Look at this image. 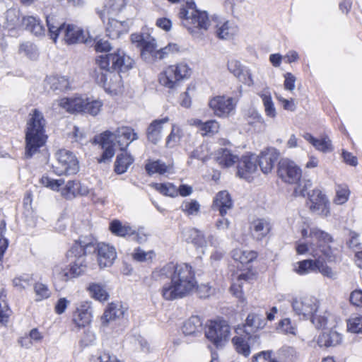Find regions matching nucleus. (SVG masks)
I'll return each mask as SVG.
<instances>
[{"mask_svg":"<svg viewBox=\"0 0 362 362\" xmlns=\"http://www.w3.org/2000/svg\"><path fill=\"white\" fill-rule=\"evenodd\" d=\"M152 276L154 280L163 283L160 294L166 300L185 297L197 286L194 272L188 264H167L153 272Z\"/></svg>","mask_w":362,"mask_h":362,"instance_id":"f257e3e1","label":"nucleus"},{"mask_svg":"<svg viewBox=\"0 0 362 362\" xmlns=\"http://www.w3.org/2000/svg\"><path fill=\"white\" fill-rule=\"evenodd\" d=\"M95 69V79L104 86H108L117 90L121 85V76L118 71H127L132 67L133 59L120 49L116 52L97 57Z\"/></svg>","mask_w":362,"mask_h":362,"instance_id":"f03ea898","label":"nucleus"},{"mask_svg":"<svg viewBox=\"0 0 362 362\" xmlns=\"http://www.w3.org/2000/svg\"><path fill=\"white\" fill-rule=\"evenodd\" d=\"M46 120L38 109L29 114L25 129V156L31 158L46 142Z\"/></svg>","mask_w":362,"mask_h":362,"instance_id":"7ed1b4c3","label":"nucleus"},{"mask_svg":"<svg viewBox=\"0 0 362 362\" xmlns=\"http://www.w3.org/2000/svg\"><path fill=\"white\" fill-rule=\"evenodd\" d=\"M44 13L49 34L54 42L59 34L62 35L64 40L69 45L88 42V38L83 29L74 24L59 22L55 16L49 12V5L45 7Z\"/></svg>","mask_w":362,"mask_h":362,"instance_id":"20e7f679","label":"nucleus"},{"mask_svg":"<svg viewBox=\"0 0 362 362\" xmlns=\"http://www.w3.org/2000/svg\"><path fill=\"white\" fill-rule=\"evenodd\" d=\"M182 25L194 36H199L210 26L206 11L198 10L192 0H187L179 12Z\"/></svg>","mask_w":362,"mask_h":362,"instance_id":"39448f33","label":"nucleus"},{"mask_svg":"<svg viewBox=\"0 0 362 362\" xmlns=\"http://www.w3.org/2000/svg\"><path fill=\"white\" fill-rule=\"evenodd\" d=\"M309 245L313 257L325 256L329 262L336 259L338 243L327 233L317 228L309 230Z\"/></svg>","mask_w":362,"mask_h":362,"instance_id":"423d86ee","label":"nucleus"},{"mask_svg":"<svg viewBox=\"0 0 362 362\" xmlns=\"http://www.w3.org/2000/svg\"><path fill=\"white\" fill-rule=\"evenodd\" d=\"M103 103L100 100H90L88 98H64L52 103V108L57 110L59 107L69 112H83L95 116L101 110Z\"/></svg>","mask_w":362,"mask_h":362,"instance_id":"0eeeda50","label":"nucleus"},{"mask_svg":"<svg viewBox=\"0 0 362 362\" xmlns=\"http://www.w3.org/2000/svg\"><path fill=\"white\" fill-rule=\"evenodd\" d=\"M191 75V69L187 64L180 63L168 66L159 76L160 83L171 90L176 89L181 81Z\"/></svg>","mask_w":362,"mask_h":362,"instance_id":"6e6552de","label":"nucleus"},{"mask_svg":"<svg viewBox=\"0 0 362 362\" xmlns=\"http://www.w3.org/2000/svg\"><path fill=\"white\" fill-rule=\"evenodd\" d=\"M55 157L57 162L53 165V170L57 175H69L76 174L78 170V162L76 156L66 149L59 150Z\"/></svg>","mask_w":362,"mask_h":362,"instance_id":"1a4fd4ad","label":"nucleus"},{"mask_svg":"<svg viewBox=\"0 0 362 362\" xmlns=\"http://www.w3.org/2000/svg\"><path fill=\"white\" fill-rule=\"evenodd\" d=\"M230 327L225 320L210 321L207 325L205 335L216 347H221L228 340Z\"/></svg>","mask_w":362,"mask_h":362,"instance_id":"9d476101","label":"nucleus"},{"mask_svg":"<svg viewBox=\"0 0 362 362\" xmlns=\"http://www.w3.org/2000/svg\"><path fill=\"white\" fill-rule=\"evenodd\" d=\"M133 43L141 48V55L146 61H151L160 57L158 52L156 39L148 33H134L131 35Z\"/></svg>","mask_w":362,"mask_h":362,"instance_id":"9b49d317","label":"nucleus"},{"mask_svg":"<svg viewBox=\"0 0 362 362\" xmlns=\"http://www.w3.org/2000/svg\"><path fill=\"white\" fill-rule=\"evenodd\" d=\"M277 174L284 182L296 184L300 180L302 171L295 162L283 158L279 162Z\"/></svg>","mask_w":362,"mask_h":362,"instance_id":"f8f14e48","label":"nucleus"},{"mask_svg":"<svg viewBox=\"0 0 362 362\" xmlns=\"http://www.w3.org/2000/svg\"><path fill=\"white\" fill-rule=\"evenodd\" d=\"M291 306L297 315L307 320L317 311L319 302L313 296L296 298L292 300Z\"/></svg>","mask_w":362,"mask_h":362,"instance_id":"ddd939ff","label":"nucleus"},{"mask_svg":"<svg viewBox=\"0 0 362 362\" xmlns=\"http://www.w3.org/2000/svg\"><path fill=\"white\" fill-rule=\"evenodd\" d=\"M209 105L216 116L226 117L234 110L236 103L231 97L218 95L210 100Z\"/></svg>","mask_w":362,"mask_h":362,"instance_id":"4468645a","label":"nucleus"},{"mask_svg":"<svg viewBox=\"0 0 362 362\" xmlns=\"http://www.w3.org/2000/svg\"><path fill=\"white\" fill-rule=\"evenodd\" d=\"M257 170V157L255 155L243 156L238 160L237 175L250 181Z\"/></svg>","mask_w":362,"mask_h":362,"instance_id":"2eb2a0df","label":"nucleus"},{"mask_svg":"<svg viewBox=\"0 0 362 362\" xmlns=\"http://www.w3.org/2000/svg\"><path fill=\"white\" fill-rule=\"evenodd\" d=\"M112 138L113 133L110 131H105L95 138V141L98 142L103 150L100 158L98 159L99 163L110 162L115 155Z\"/></svg>","mask_w":362,"mask_h":362,"instance_id":"dca6fc26","label":"nucleus"},{"mask_svg":"<svg viewBox=\"0 0 362 362\" xmlns=\"http://www.w3.org/2000/svg\"><path fill=\"white\" fill-rule=\"evenodd\" d=\"M96 240L91 236L81 237L67 252V256L87 255L96 252Z\"/></svg>","mask_w":362,"mask_h":362,"instance_id":"f3484780","label":"nucleus"},{"mask_svg":"<svg viewBox=\"0 0 362 362\" xmlns=\"http://www.w3.org/2000/svg\"><path fill=\"white\" fill-rule=\"evenodd\" d=\"M98 265L100 268L108 267L112 265L117 257L115 248L104 243L97 244L96 247Z\"/></svg>","mask_w":362,"mask_h":362,"instance_id":"a211bd4d","label":"nucleus"},{"mask_svg":"<svg viewBox=\"0 0 362 362\" xmlns=\"http://www.w3.org/2000/svg\"><path fill=\"white\" fill-rule=\"evenodd\" d=\"M309 202L308 203L311 211L318 214L327 216L329 213L328 202L324 194L319 189L313 190L312 193H308Z\"/></svg>","mask_w":362,"mask_h":362,"instance_id":"6ab92c4d","label":"nucleus"},{"mask_svg":"<svg viewBox=\"0 0 362 362\" xmlns=\"http://www.w3.org/2000/svg\"><path fill=\"white\" fill-rule=\"evenodd\" d=\"M113 137L121 151L126 150L132 142L139 139L138 134L134 129L127 126L118 127L115 132L113 133Z\"/></svg>","mask_w":362,"mask_h":362,"instance_id":"aec40b11","label":"nucleus"},{"mask_svg":"<svg viewBox=\"0 0 362 362\" xmlns=\"http://www.w3.org/2000/svg\"><path fill=\"white\" fill-rule=\"evenodd\" d=\"M92 318V309L90 303L88 301L81 302L76 308L73 314V322L78 327H84L88 325Z\"/></svg>","mask_w":362,"mask_h":362,"instance_id":"412c9836","label":"nucleus"},{"mask_svg":"<svg viewBox=\"0 0 362 362\" xmlns=\"http://www.w3.org/2000/svg\"><path fill=\"white\" fill-rule=\"evenodd\" d=\"M169 120L168 117L153 120L146 131L148 141L155 145L157 144L162 139L163 126Z\"/></svg>","mask_w":362,"mask_h":362,"instance_id":"4be33fe9","label":"nucleus"},{"mask_svg":"<svg viewBox=\"0 0 362 362\" xmlns=\"http://www.w3.org/2000/svg\"><path fill=\"white\" fill-rule=\"evenodd\" d=\"M265 325V320L263 315L257 313H250L246 319V322L243 326V329L238 328L237 333L240 332H245L248 335V338H251V334L256 332L259 329H262Z\"/></svg>","mask_w":362,"mask_h":362,"instance_id":"5701e85b","label":"nucleus"},{"mask_svg":"<svg viewBox=\"0 0 362 362\" xmlns=\"http://www.w3.org/2000/svg\"><path fill=\"white\" fill-rule=\"evenodd\" d=\"M233 206V203L230 194L228 191L223 190L216 194L211 207L214 211H218L221 216H224Z\"/></svg>","mask_w":362,"mask_h":362,"instance_id":"b1692460","label":"nucleus"},{"mask_svg":"<svg viewBox=\"0 0 362 362\" xmlns=\"http://www.w3.org/2000/svg\"><path fill=\"white\" fill-rule=\"evenodd\" d=\"M90 193L88 187L76 180H69L62 189L61 194L66 199H71L76 196H86Z\"/></svg>","mask_w":362,"mask_h":362,"instance_id":"393cba45","label":"nucleus"},{"mask_svg":"<svg viewBox=\"0 0 362 362\" xmlns=\"http://www.w3.org/2000/svg\"><path fill=\"white\" fill-rule=\"evenodd\" d=\"M257 157V165L264 174L271 172L275 163L279 158V153L274 148L268 149L262 152Z\"/></svg>","mask_w":362,"mask_h":362,"instance_id":"a878e982","label":"nucleus"},{"mask_svg":"<svg viewBox=\"0 0 362 362\" xmlns=\"http://www.w3.org/2000/svg\"><path fill=\"white\" fill-rule=\"evenodd\" d=\"M106 33L111 39L118 38L122 34L127 33L129 25L126 21H117L113 18H107Z\"/></svg>","mask_w":362,"mask_h":362,"instance_id":"bb28decb","label":"nucleus"},{"mask_svg":"<svg viewBox=\"0 0 362 362\" xmlns=\"http://www.w3.org/2000/svg\"><path fill=\"white\" fill-rule=\"evenodd\" d=\"M272 228L271 223L265 218H258L252 223V236L257 240H262L270 232Z\"/></svg>","mask_w":362,"mask_h":362,"instance_id":"cd10ccee","label":"nucleus"},{"mask_svg":"<svg viewBox=\"0 0 362 362\" xmlns=\"http://www.w3.org/2000/svg\"><path fill=\"white\" fill-rule=\"evenodd\" d=\"M126 310L121 303H110L102 317L103 324L106 325L111 320L122 317Z\"/></svg>","mask_w":362,"mask_h":362,"instance_id":"c85d7f7f","label":"nucleus"},{"mask_svg":"<svg viewBox=\"0 0 362 362\" xmlns=\"http://www.w3.org/2000/svg\"><path fill=\"white\" fill-rule=\"evenodd\" d=\"M22 25L37 37L45 35V29L40 20L34 16H27L22 18Z\"/></svg>","mask_w":362,"mask_h":362,"instance_id":"c756f323","label":"nucleus"},{"mask_svg":"<svg viewBox=\"0 0 362 362\" xmlns=\"http://www.w3.org/2000/svg\"><path fill=\"white\" fill-rule=\"evenodd\" d=\"M238 33V27L234 23L226 21L216 25V35L220 39L228 40Z\"/></svg>","mask_w":362,"mask_h":362,"instance_id":"7c9ffc66","label":"nucleus"},{"mask_svg":"<svg viewBox=\"0 0 362 362\" xmlns=\"http://www.w3.org/2000/svg\"><path fill=\"white\" fill-rule=\"evenodd\" d=\"M110 230L115 235L119 237H130L135 234V229L129 223H122L119 220H113L110 223Z\"/></svg>","mask_w":362,"mask_h":362,"instance_id":"2f4dec72","label":"nucleus"},{"mask_svg":"<svg viewBox=\"0 0 362 362\" xmlns=\"http://www.w3.org/2000/svg\"><path fill=\"white\" fill-rule=\"evenodd\" d=\"M257 95L262 100L265 115L269 117L275 118L276 116V110L272 101L269 88L268 87H265L262 90L259 92Z\"/></svg>","mask_w":362,"mask_h":362,"instance_id":"473e14b6","label":"nucleus"},{"mask_svg":"<svg viewBox=\"0 0 362 362\" xmlns=\"http://www.w3.org/2000/svg\"><path fill=\"white\" fill-rule=\"evenodd\" d=\"M185 335L196 336L202 330V321L198 316H192L184 322L182 327Z\"/></svg>","mask_w":362,"mask_h":362,"instance_id":"72a5a7b5","label":"nucleus"},{"mask_svg":"<svg viewBox=\"0 0 362 362\" xmlns=\"http://www.w3.org/2000/svg\"><path fill=\"white\" fill-rule=\"evenodd\" d=\"M334 326L329 333L324 332L317 339V344L320 347H329L338 344L339 342V334Z\"/></svg>","mask_w":362,"mask_h":362,"instance_id":"f704fd0d","label":"nucleus"},{"mask_svg":"<svg viewBox=\"0 0 362 362\" xmlns=\"http://www.w3.org/2000/svg\"><path fill=\"white\" fill-rule=\"evenodd\" d=\"M125 0H109L105 6V8L98 11V15L105 23L106 16L113 15L119 12L125 6Z\"/></svg>","mask_w":362,"mask_h":362,"instance_id":"c9c22d12","label":"nucleus"},{"mask_svg":"<svg viewBox=\"0 0 362 362\" xmlns=\"http://www.w3.org/2000/svg\"><path fill=\"white\" fill-rule=\"evenodd\" d=\"M216 160L222 167L228 168L238 161V157L228 148H221L218 151Z\"/></svg>","mask_w":362,"mask_h":362,"instance_id":"e433bc0d","label":"nucleus"},{"mask_svg":"<svg viewBox=\"0 0 362 362\" xmlns=\"http://www.w3.org/2000/svg\"><path fill=\"white\" fill-rule=\"evenodd\" d=\"M5 26L9 29H16L22 25V20L20 19V11L17 8H11L5 13Z\"/></svg>","mask_w":362,"mask_h":362,"instance_id":"4c0bfd02","label":"nucleus"},{"mask_svg":"<svg viewBox=\"0 0 362 362\" xmlns=\"http://www.w3.org/2000/svg\"><path fill=\"white\" fill-rule=\"evenodd\" d=\"M170 169L171 168L169 165H167L160 160H149L145 165V170L149 175H152L156 173L164 175L166 173H170Z\"/></svg>","mask_w":362,"mask_h":362,"instance_id":"58836bf2","label":"nucleus"},{"mask_svg":"<svg viewBox=\"0 0 362 362\" xmlns=\"http://www.w3.org/2000/svg\"><path fill=\"white\" fill-rule=\"evenodd\" d=\"M133 162L134 158L131 155L121 153L117 155L115 162V171L117 174L124 173Z\"/></svg>","mask_w":362,"mask_h":362,"instance_id":"ea45409f","label":"nucleus"},{"mask_svg":"<svg viewBox=\"0 0 362 362\" xmlns=\"http://www.w3.org/2000/svg\"><path fill=\"white\" fill-rule=\"evenodd\" d=\"M86 255L78 254L75 260L72 262L70 270H71L72 276L76 278L83 274L88 267V264L86 260Z\"/></svg>","mask_w":362,"mask_h":362,"instance_id":"a19ab883","label":"nucleus"},{"mask_svg":"<svg viewBox=\"0 0 362 362\" xmlns=\"http://www.w3.org/2000/svg\"><path fill=\"white\" fill-rule=\"evenodd\" d=\"M320 264V260L305 259L297 262L294 265V272L300 275H305L310 272L317 270V267Z\"/></svg>","mask_w":362,"mask_h":362,"instance_id":"79ce46f5","label":"nucleus"},{"mask_svg":"<svg viewBox=\"0 0 362 362\" xmlns=\"http://www.w3.org/2000/svg\"><path fill=\"white\" fill-rule=\"evenodd\" d=\"M90 296L100 302L108 299L109 295L103 284L100 283H90L87 288Z\"/></svg>","mask_w":362,"mask_h":362,"instance_id":"37998d69","label":"nucleus"},{"mask_svg":"<svg viewBox=\"0 0 362 362\" xmlns=\"http://www.w3.org/2000/svg\"><path fill=\"white\" fill-rule=\"evenodd\" d=\"M250 339V338H248V335L246 334L244 336H235L233 338L232 341L238 353L244 356L250 355V349L247 341Z\"/></svg>","mask_w":362,"mask_h":362,"instance_id":"c03bdc74","label":"nucleus"},{"mask_svg":"<svg viewBox=\"0 0 362 362\" xmlns=\"http://www.w3.org/2000/svg\"><path fill=\"white\" fill-rule=\"evenodd\" d=\"M194 124L199 127L202 134L204 136H211L217 133L219 129V124L216 120H209L202 122L201 120L194 121Z\"/></svg>","mask_w":362,"mask_h":362,"instance_id":"a18cd8bd","label":"nucleus"},{"mask_svg":"<svg viewBox=\"0 0 362 362\" xmlns=\"http://www.w3.org/2000/svg\"><path fill=\"white\" fill-rule=\"evenodd\" d=\"M305 140L309 141L317 150L322 152H329L332 150L329 140L326 138L318 139L314 138L310 134L305 133L303 135Z\"/></svg>","mask_w":362,"mask_h":362,"instance_id":"49530a36","label":"nucleus"},{"mask_svg":"<svg viewBox=\"0 0 362 362\" xmlns=\"http://www.w3.org/2000/svg\"><path fill=\"white\" fill-rule=\"evenodd\" d=\"M47 80L53 90L64 91L69 89V81L65 76H52Z\"/></svg>","mask_w":362,"mask_h":362,"instance_id":"de8ad7c7","label":"nucleus"},{"mask_svg":"<svg viewBox=\"0 0 362 362\" xmlns=\"http://www.w3.org/2000/svg\"><path fill=\"white\" fill-rule=\"evenodd\" d=\"M11 315V310L6 302V292L4 288L0 290V324L5 325Z\"/></svg>","mask_w":362,"mask_h":362,"instance_id":"09e8293b","label":"nucleus"},{"mask_svg":"<svg viewBox=\"0 0 362 362\" xmlns=\"http://www.w3.org/2000/svg\"><path fill=\"white\" fill-rule=\"evenodd\" d=\"M233 258L235 261L241 264H247L257 257V253L251 250H243L241 249H235L233 251Z\"/></svg>","mask_w":362,"mask_h":362,"instance_id":"8fccbe9b","label":"nucleus"},{"mask_svg":"<svg viewBox=\"0 0 362 362\" xmlns=\"http://www.w3.org/2000/svg\"><path fill=\"white\" fill-rule=\"evenodd\" d=\"M53 276L55 279L61 281H67L70 279L74 278L72 276L71 270L68 269L67 267L60 264L54 267Z\"/></svg>","mask_w":362,"mask_h":362,"instance_id":"3c124183","label":"nucleus"},{"mask_svg":"<svg viewBox=\"0 0 362 362\" xmlns=\"http://www.w3.org/2000/svg\"><path fill=\"white\" fill-rule=\"evenodd\" d=\"M34 292L36 297V301H41L47 299L51 296V291L48 286L40 282H37L34 284Z\"/></svg>","mask_w":362,"mask_h":362,"instance_id":"603ef678","label":"nucleus"},{"mask_svg":"<svg viewBox=\"0 0 362 362\" xmlns=\"http://www.w3.org/2000/svg\"><path fill=\"white\" fill-rule=\"evenodd\" d=\"M155 189L163 195L175 197L177 194V189L171 183H156Z\"/></svg>","mask_w":362,"mask_h":362,"instance_id":"864d4df0","label":"nucleus"},{"mask_svg":"<svg viewBox=\"0 0 362 362\" xmlns=\"http://www.w3.org/2000/svg\"><path fill=\"white\" fill-rule=\"evenodd\" d=\"M32 280V276L23 274L13 279V286L18 290L22 291L30 286Z\"/></svg>","mask_w":362,"mask_h":362,"instance_id":"5fc2aeb1","label":"nucleus"},{"mask_svg":"<svg viewBox=\"0 0 362 362\" xmlns=\"http://www.w3.org/2000/svg\"><path fill=\"white\" fill-rule=\"evenodd\" d=\"M247 123L250 125L257 126L259 128L266 127L264 119L262 116L255 110H251L248 112L247 117Z\"/></svg>","mask_w":362,"mask_h":362,"instance_id":"6e6d98bb","label":"nucleus"},{"mask_svg":"<svg viewBox=\"0 0 362 362\" xmlns=\"http://www.w3.org/2000/svg\"><path fill=\"white\" fill-rule=\"evenodd\" d=\"M348 331L353 333H362V316H355L347 320Z\"/></svg>","mask_w":362,"mask_h":362,"instance_id":"4d7b16f0","label":"nucleus"},{"mask_svg":"<svg viewBox=\"0 0 362 362\" xmlns=\"http://www.w3.org/2000/svg\"><path fill=\"white\" fill-rule=\"evenodd\" d=\"M40 182L45 187L49 188L54 191H59L60 187L64 184L63 179L54 180L47 176H42Z\"/></svg>","mask_w":362,"mask_h":362,"instance_id":"13d9d810","label":"nucleus"},{"mask_svg":"<svg viewBox=\"0 0 362 362\" xmlns=\"http://www.w3.org/2000/svg\"><path fill=\"white\" fill-rule=\"evenodd\" d=\"M180 138V129L175 124L172 127L171 132L166 139V147L173 148L177 145Z\"/></svg>","mask_w":362,"mask_h":362,"instance_id":"bf43d9fd","label":"nucleus"},{"mask_svg":"<svg viewBox=\"0 0 362 362\" xmlns=\"http://www.w3.org/2000/svg\"><path fill=\"white\" fill-rule=\"evenodd\" d=\"M249 279V274H241L238 277V283H234L231 286L230 290L233 292V295H235L237 298H242L243 297L242 281H247Z\"/></svg>","mask_w":362,"mask_h":362,"instance_id":"052dcab7","label":"nucleus"},{"mask_svg":"<svg viewBox=\"0 0 362 362\" xmlns=\"http://www.w3.org/2000/svg\"><path fill=\"white\" fill-rule=\"evenodd\" d=\"M200 205L196 200L184 202L181 206L182 210L188 215H194L199 211Z\"/></svg>","mask_w":362,"mask_h":362,"instance_id":"680f3d73","label":"nucleus"},{"mask_svg":"<svg viewBox=\"0 0 362 362\" xmlns=\"http://www.w3.org/2000/svg\"><path fill=\"white\" fill-rule=\"evenodd\" d=\"M19 52L21 54H24L30 59H33L36 56V47L33 44L26 42L21 44L19 47Z\"/></svg>","mask_w":362,"mask_h":362,"instance_id":"e2e57ef3","label":"nucleus"},{"mask_svg":"<svg viewBox=\"0 0 362 362\" xmlns=\"http://www.w3.org/2000/svg\"><path fill=\"white\" fill-rule=\"evenodd\" d=\"M154 255L155 254L152 250L145 252L140 247L136 248L133 253L134 259L139 262H145L148 259H151Z\"/></svg>","mask_w":362,"mask_h":362,"instance_id":"0e129e2a","label":"nucleus"},{"mask_svg":"<svg viewBox=\"0 0 362 362\" xmlns=\"http://www.w3.org/2000/svg\"><path fill=\"white\" fill-rule=\"evenodd\" d=\"M190 235L195 245L203 247L206 244L204 235L201 230L193 228L190 230Z\"/></svg>","mask_w":362,"mask_h":362,"instance_id":"69168bd1","label":"nucleus"},{"mask_svg":"<svg viewBox=\"0 0 362 362\" xmlns=\"http://www.w3.org/2000/svg\"><path fill=\"white\" fill-rule=\"evenodd\" d=\"M312 323L317 329L325 328L328 322V317L325 315H316L313 314L310 317Z\"/></svg>","mask_w":362,"mask_h":362,"instance_id":"338daca9","label":"nucleus"},{"mask_svg":"<svg viewBox=\"0 0 362 362\" xmlns=\"http://www.w3.org/2000/svg\"><path fill=\"white\" fill-rule=\"evenodd\" d=\"M278 329L281 332L295 334V327L291 325L290 319L285 318L279 322Z\"/></svg>","mask_w":362,"mask_h":362,"instance_id":"774afa93","label":"nucleus"}]
</instances>
